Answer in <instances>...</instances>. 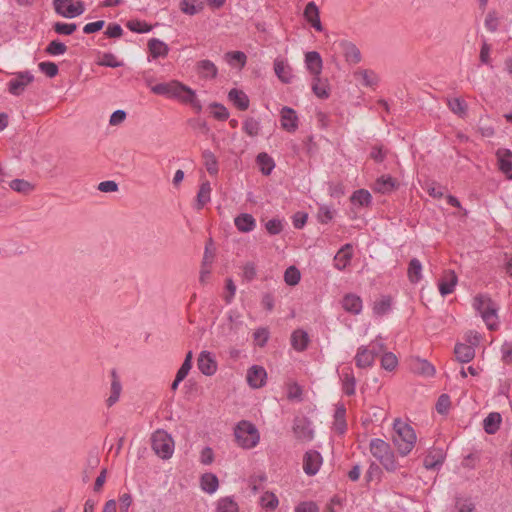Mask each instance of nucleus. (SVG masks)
Instances as JSON below:
<instances>
[{"mask_svg": "<svg viewBox=\"0 0 512 512\" xmlns=\"http://www.w3.org/2000/svg\"><path fill=\"white\" fill-rule=\"evenodd\" d=\"M210 108L214 109L212 115L215 119L219 121H225L229 118V112L224 105L217 102H213L210 104Z\"/></svg>", "mask_w": 512, "mask_h": 512, "instance_id": "052dcab7", "label": "nucleus"}, {"mask_svg": "<svg viewBox=\"0 0 512 512\" xmlns=\"http://www.w3.org/2000/svg\"><path fill=\"white\" fill-rule=\"evenodd\" d=\"M278 504L279 500L277 496L272 492L267 491L260 497V505L268 511H273L276 509Z\"/></svg>", "mask_w": 512, "mask_h": 512, "instance_id": "de8ad7c7", "label": "nucleus"}, {"mask_svg": "<svg viewBox=\"0 0 512 512\" xmlns=\"http://www.w3.org/2000/svg\"><path fill=\"white\" fill-rule=\"evenodd\" d=\"M192 358H193L192 351H189L186 354L181 367L178 369V371L176 373V377H178V379L184 380L187 377L189 371L192 368Z\"/></svg>", "mask_w": 512, "mask_h": 512, "instance_id": "bf43d9fd", "label": "nucleus"}, {"mask_svg": "<svg viewBox=\"0 0 512 512\" xmlns=\"http://www.w3.org/2000/svg\"><path fill=\"white\" fill-rule=\"evenodd\" d=\"M396 185V180L392 178L390 175H382L375 181L374 191L386 194L393 191Z\"/></svg>", "mask_w": 512, "mask_h": 512, "instance_id": "c756f323", "label": "nucleus"}, {"mask_svg": "<svg viewBox=\"0 0 512 512\" xmlns=\"http://www.w3.org/2000/svg\"><path fill=\"white\" fill-rule=\"evenodd\" d=\"M238 504L232 497L220 498L217 502V512H238Z\"/></svg>", "mask_w": 512, "mask_h": 512, "instance_id": "a18cd8bd", "label": "nucleus"}, {"mask_svg": "<svg viewBox=\"0 0 512 512\" xmlns=\"http://www.w3.org/2000/svg\"><path fill=\"white\" fill-rule=\"evenodd\" d=\"M203 8L204 3L201 0H181L180 2V10L190 16L198 14Z\"/></svg>", "mask_w": 512, "mask_h": 512, "instance_id": "c9c22d12", "label": "nucleus"}, {"mask_svg": "<svg viewBox=\"0 0 512 512\" xmlns=\"http://www.w3.org/2000/svg\"><path fill=\"white\" fill-rule=\"evenodd\" d=\"M274 71L279 80L284 84H289L293 80L292 67L287 63L286 60L276 58L274 60Z\"/></svg>", "mask_w": 512, "mask_h": 512, "instance_id": "4468645a", "label": "nucleus"}, {"mask_svg": "<svg viewBox=\"0 0 512 512\" xmlns=\"http://www.w3.org/2000/svg\"><path fill=\"white\" fill-rule=\"evenodd\" d=\"M356 389V379L352 373H346L344 375L342 390L343 393L347 396H352L355 394Z\"/></svg>", "mask_w": 512, "mask_h": 512, "instance_id": "864d4df0", "label": "nucleus"}, {"mask_svg": "<svg viewBox=\"0 0 512 512\" xmlns=\"http://www.w3.org/2000/svg\"><path fill=\"white\" fill-rule=\"evenodd\" d=\"M100 66L110 67V68H117L121 67L123 63L121 61H118L116 56L112 53H104L101 60L98 62Z\"/></svg>", "mask_w": 512, "mask_h": 512, "instance_id": "e2e57ef3", "label": "nucleus"}, {"mask_svg": "<svg viewBox=\"0 0 512 512\" xmlns=\"http://www.w3.org/2000/svg\"><path fill=\"white\" fill-rule=\"evenodd\" d=\"M151 446L153 451L162 459L171 458L174 451V441L164 430H157L152 434Z\"/></svg>", "mask_w": 512, "mask_h": 512, "instance_id": "20e7f679", "label": "nucleus"}, {"mask_svg": "<svg viewBox=\"0 0 512 512\" xmlns=\"http://www.w3.org/2000/svg\"><path fill=\"white\" fill-rule=\"evenodd\" d=\"M176 90V94L173 95L174 98L179 99L185 104H189L197 113L201 112L202 104L197 98L194 90L181 82H178Z\"/></svg>", "mask_w": 512, "mask_h": 512, "instance_id": "6e6552de", "label": "nucleus"}, {"mask_svg": "<svg viewBox=\"0 0 512 512\" xmlns=\"http://www.w3.org/2000/svg\"><path fill=\"white\" fill-rule=\"evenodd\" d=\"M33 80L34 76L29 71L19 72L8 82V91L12 95L19 96Z\"/></svg>", "mask_w": 512, "mask_h": 512, "instance_id": "9d476101", "label": "nucleus"}, {"mask_svg": "<svg viewBox=\"0 0 512 512\" xmlns=\"http://www.w3.org/2000/svg\"><path fill=\"white\" fill-rule=\"evenodd\" d=\"M377 352L374 350H369L365 346H360L355 355V364L358 368H367L371 367L374 363L375 356Z\"/></svg>", "mask_w": 512, "mask_h": 512, "instance_id": "f3484780", "label": "nucleus"}, {"mask_svg": "<svg viewBox=\"0 0 512 512\" xmlns=\"http://www.w3.org/2000/svg\"><path fill=\"white\" fill-rule=\"evenodd\" d=\"M391 306L392 297L390 295H384L380 300L374 302L373 313L376 316H384L391 310Z\"/></svg>", "mask_w": 512, "mask_h": 512, "instance_id": "58836bf2", "label": "nucleus"}, {"mask_svg": "<svg viewBox=\"0 0 512 512\" xmlns=\"http://www.w3.org/2000/svg\"><path fill=\"white\" fill-rule=\"evenodd\" d=\"M350 200L353 204H358L362 207H368L372 202V195L366 189H358L353 192Z\"/></svg>", "mask_w": 512, "mask_h": 512, "instance_id": "a19ab883", "label": "nucleus"}, {"mask_svg": "<svg viewBox=\"0 0 512 512\" xmlns=\"http://www.w3.org/2000/svg\"><path fill=\"white\" fill-rule=\"evenodd\" d=\"M323 462V458L317 450H308L303 456V470L308 476H314L318 473Z\"/></svg>", "mask_w": 512, "mask_h": 512, "instance_id": "1a4fd4ad", "label": "nucleus"}, {"mask_svg": "<svg viewBox=\"0 0 512 512\" xmlns=\"http://www.w3.org/2000/svg\"><path fill=\"white\" fill-rule=\"evenodd\" d=\"M201 489L208 494H213L219 487L218 477L213 473H204L200 478Z\"/></svg>", "mask_w": 512, "mask_h": 512, "instance_id": "f704fd0d", "label": "nucleus"}, {"mask_svg": "<svg viewBox=\"0 0 512 512\" xmlns=\"http://www.w3.org/2000/svg\"><path fill=\"white\" fill-rule=\"evenodd\" d=\"M228 99L240 111L249 108L250 100L245 92L237 88H233L228 93Z\"/></svg>", "mask_w": 512, "mask_h": 512, "instance_id": "5701e85b", "label": "nucleus"}, {"mask_svg": "<svg viewBox=\"0 0 512 512\" xmlns=\"http://www.w3.org/2000/svg\"><path fill=\"white\" fill-rule=\"evenodd\" d=\"M334 217V211H332L328 206L322 205L319 207L317 212V219L322 224L329 223Z\"/></svg>", "mask_w": 512, "mask_h": 512, "instance_id": "0e129e2a", "label": "nucleus"}, {"mask_svg": "<svg viewBox=\"0 0 512 512\" xmlns=\"http://www.w3.org/2000/svg\"><path fill=\"white\" fill-rule=\"evenodd\" d=\"M126 27L134 33H148L153 28L151 24L138 19L127 21Z\"/></svg>", "mask_w": 512, "mask_h": 512, "instance_id": "c03bdc74", "label": "nucleus"}, {"mask_svg": "<svg viewBox=\"0 0 512 512\" xmlns=\"http://www.w3.org/2000/svg\"><path fill=\"white\" fill-rule=\"evenodd\" d=\"M458 282V277L453 270L445 272L443 278L438 283V288L441 296L445 297L451 294Z\"/></svg>", "mask_w": 512, "mask_h": 512, "instance_id": "a211bd4d", "label": "nucleus"}, {"mask_svg": "<svg viewBox=\"0 0 512 512\" xmlns=\"http://www.w3.org/2000/svg\"><path fill=\"white\" fill-rule=\"evenodd\" d=\"M234 224L238 231L248 233L254 230L256 226L255 218L249 213H241L234 219Z\"/></svg>", "mask_w": 512, "mask_h": 512, "instance_id": "a878e982", "label": "nucleus"}, {"mask_svg": "<svg viewBox=\"0 0 512 512\" xmlns=\"http://www.w3.org/2000/svg\"><path fill=\"white\" fill-rule=\"evenodd\" d=\"M444 462V456L441 452L438 454H428L423 461V465L427 470H438Z\"/></svg>", "mask_w": 512, "mask_h": 512, "instance_id": "37998d69", "label": "nucleus"}, {"mask_svg": "<svg viewBox=\"0 0 512 512\" xmlns=\"http://www.w3.org/2000/svg\"><path fill=\"white\" fill-rule=\"evenodd\" d=\"M198 369L206 376H212L217 371V363L208 351H202L197 360Z\"/></svg>", "mask_w": 512, "mask_h": 512, "instance_id": "f8f14e48", "label": "nucleus"}, {"mask_svg": "<svg viewBox=\"0 0 512 512\" xmlns=\"http://www.w3.org/2000/svg\"><path fill=\"white\" fill-rule=\"evenodd\" d=\"M342 307L346 312L358 315L362 311L363 302L360 296L348 293L342 299Z\"/></svg>", "mask_w": 512, "mask_h": 512, "instance_id": "6ab92c4d", "label": "nucleus"}, {"mask_svg": "<svg viewBox=\"0 0 512 512\" xmlns=\"http://www.w3.org/2000/svg\"><path fill=\"white\" fill-rule=\"evenodd\" d=\"M357 74L361 76V84L363 86L374 87L379 82V77L373 70L363 69L359 73H356L355 75Z\"/></svg>", "mask_w": 512, "mask_h": 512, "instance_id": "49530a36", "label": "nucleus"}, {"mask_svg": "<svg viewBox=\"0 0 512 512\" xmlns=\"http://www.w3.org/2000/svg\"><path fill=\"white\" fill-rule=\"evenodd\" d=\"M369 448L371 454L380 462L386 471H396L398 462L396 461L394 452L389 443L380 438H374L370 441Z\"/></svg>", "mask_w": 512, "mask_h": 512, "instance_id": "f03ea898", "label": "nucleus"}, {"mask_svg": "<svg viewBox=\"0 0 512 512\" xmlns=\"http://www.w3.org/2000/svg\"><path fill=\"white\" fill-rule=\"evenodd\" d=\"M177 85H178V81H171L169 83H159V84L154 85L151 88V91L157 95L173 97V95H175L177 92V90H176Z\"/></svg>", "mask_w": 512, "mask_h": 512, "instance_id": "ea45409f", "label": "nucleus"}, {"mask_svg": "<svg viewBox=\"0 0 512 512\" xmlns=\"http://www.w3.org/2000/svg\"><path fill=\"white\" fill-rule=\"evenodd\" d=\"M454 354L457 361L461 363H469L475 357V348L472 345L457 343L454 347Z\"/></svg>", "mask_w": 512, "mask_h": 512, "instance_id": "393cba45", "label": "nucleus"}, {"mask_svg": "<svg viewBox=\"0 0 512 512\" xmlns=\"http://www.w3.org/2000/svg\"><path fill=\"white\" fill-rule=\"evenodd\" d=\"M148 51L153 59L165 58L169 53V46L158 38H151L147 43Z\"/></svg>", "mask_w": 512, "mask_h": 512, "instance_id": "aec40b11", "label": "nucleus"}, {"mask_svg": "<svg viewBox=\"0 0 512 512\" xmlns=\"http://www.w3.org/2000/svg\"><path fill=\"white\" fill-rule=\"evenodd\" d=\"M422 264L419 259L412 258L408 264L407 277L410 283L417 284L422 279Z\"/></svg>", "mask_w": 512, "mask_h": 512, "instance_id": "2f4dec72", "label": "nucleus"}, {"mask_svg": "<svg viewBox=\"0 0 512 512\" xmlns=\"http://www.w3.org/2000/svg\"><path fill=\"white\" fill-rule=\"evenodd\" d=\"M67 46L60 40H52L45 48V53L51 56L62 55L66 53Z\"/></svg>", "mask_w": 512, "mask_h": 512, "instance_id": "8fccbe9b", "label": "nucleus"}, {"mask_svg": "<svg viewBox=\"0 0 512 512\" xmlns=\"http://www.w3.org/2000/svg\"><path fill=\"white\" fill-rule=\"evenodd\" d=\"M234 436L237 444L244 449L254 448L260 440L256 426L246 420H242L237 424Z\"/></svg>", "mask_w": 512, "mask_h": 512, "instance_id": "7ed1b4c3", "label": "nucleus"}, {"mask_svg": "<svg viewBox=\"0 0 512 512\" xmlns=\"http://www.w3.org/2000/svg\"><path fill=\"white\" fill-rule=\"evenodd\" d=\"M303 16L305 20L318 32L323 31V26L320 20V12L315 2H309L305 9Z\"/></svg>", "mask_w": 512, "mask_h": 512, "instance_id": "dca6fc26", "label": "nucleus"}, {"mask_svg": "<svg viewBox=\"0 0 512 512\" xmlns=\"http://www.w3.org/2000/svg\"><path fill=\"white\" fill-rule=\"evenodd\" d=\"M198 74L206 79H214L217 76L218 69L216 65L208 60H201L197 63Z\"/></svg>", "mask_w": 512, "mask_h": 512, "instance_id": "72a5a7b5", "label": "nucleus"}, {"mask_svg": "<svg viewBox=\"0 0 512 512\" xmlns=\"http://www.w3.org/2000/svg\"><path fill=\"white\" fill-rule=\"evenodd\" d=\"M412 370L414 373L425 377H432L435 375V367L425 359L417 358L412 364Z\"/></svg>", "mask_w": 512, "mask_h": 512, "instance_id": "473e14b6", "label": "nucleus"}, {"mask_svg": "<svg viewBox=\"0 0 512 512\" xmlns=\"http://www.w3.org/2000/svg\"><path fill=\"white\" fill-rule=\"evenodd\" d=\"M53 5L56 13L65 18H75L85 11L82 1H77L74 4L71 0H53Z\"/></svg>", "mask_w": 512, "mask_h": 512, "instance_id": "39448f33", "label": "nucleus"}, {"mask_svg": "<svg viewBox=\"0 0 512 512\" xmlns=\"http://www.w3.org/2000/svg\"><path fill=\"white\" fill-rule=\"evenodd\" d=\"M39 70L49 78H54L59 73L58 65L51 61H43L38 64Z\"/></svg>", "mask_w": 512, "mask_h": 512, "instance_id": "4d7b16f0", "label": "nucleus"}, {"mask_svg": "<svg viewBox=\"0 0 512 512\" xmlns=\"http://www.w3.org/2000/svg\"><path fill=\"white\" fill-rule=\"evenodd\" d=\"M309 344V335L306 331L302 329H297L293 331L291 335V345L292 347L299 352H302L307 349Z\"/></svg>", "mask_w": 512, "mask_h": 512, "instance_id": "cd10ccee", "label": "nucleus"}, {"mask_svg": "<svg viewBox=\"0 0 512 512\" xmlns=\"http://www.w3.org/2000/svg\"><path fill=\"white\" fill-rule=\"evenodd\" d=\"M253 337L258 346L264 347L269 339V331L267 328L260 327L255 330Z\"/></svg>", "mask_w": 512, "mask_h": 512, "instance_id": "338daca9", "label": "nucleus"}, {"mask_svg": "<svg viewBox=\"0 0 512 512\" xmlns=\"http://www.w3.org/2000/svg\"><path fill=\"white\" fill-rule=\"evenodd\" d=\"M265 228L270 235H278L283 230V224L280 219L273 218L266 222Z\"/></svg>", "mask_w": 512, "mask_h": 512, "instance_id": "69168bd1", "label": "nucleus"}, {"mask_svg": "<svg viewBox=\"0 0 512 512\" xmlns=\"http://www.w3.org/2000/svg\"><path fill=\"white\" fill-rule=\"evenodd\" d=\"M499 163V169L508 179H512V151L509 149H499L496 153Z\"/></svg>", "mask_w": 512, "mask_h": 512, "instance_id": "4be33fe9", "label": "nucleus"}, {"mask_svg": "<svg viewBox=\"0 0 512 512\" xmlns=\"http://www.w3.org/2000/svg\"><path fill=\"white\" fill-rule=\"evenodd\" d=\"M211 186L209 181H204L201 183L199 191L196 196V203L194 208L196 210H201L204 206L210 202L211 200Z\"/></svg>", "mask_w": 512, "mask_h": 512, "instance_id": "c85d7f7f", "label": "nucleus"}, {"mask_svg": "<svg viewBox=\"0 0 512 512\" xmlns=\"http://www.w3.org/2000/svg\"><path fill=\"white\" fill-rule=\"evenodd\" d=\"M449 109L461 118L467 115L468 105L461 98H451L447 100Z\"/></svg>", "mask_w": 512, "mask_h": 512, "instance_id": "79ce46f5", "label": "nucleus"}, {"mask_svg": "<svg viewBox=\"0 0 512 512\" xmlns=\"http://www.w3.org/2000/svg\"><path fill=\"white\" fill-rule=\"evenodd\" d=\"M261 125L258 120L253 117H247L243 123V131L250 137H255L259 134Z\"/></svg>", "mask_w": 512, "mask_h": 512, "instance_id": "09e8293b", "label": "nucleus"}, {"mask_svg": "<svg viewBox=\"0 0 512 512\" xmlns=\"http://www.w3.org/2000/svg\"><path fill=\"white\" fill-rule=\"evenodd\" d=\"M295 512H319V508L312 501H304L295 507Z\"/></svg>", "mask_w": 512, "mask_h": 512, "instance_id": "774afa93", "label": "nucleus"}, {"mask_svg": "<svg viewBox=\"0 0 512 512\" xmlns=\"http://www.w3.org/2000/svg\"><path fill=\"white\" fill-rule=\"evenodd\" d=\"M225 58L231 65L238 64L241 68L244 67L247 62V56L242 51L227 52Z\"/></svg>", "mask_w": 512, "mask_h": 512, "instance_id": "603ef678", "label": "nucleus"}, {"mask_svg": "<svg viewBox=\"0 0 512 512\" xmlns=\"http://www.w3.org/2000/svg\"><path fill=\"white\" fill-rule=\"evenodd\" d=\"M281 126L287 132H295L298 128V116L296 111L288 106L281 109Z\"/></svg>", "mask_w": 512, "mask_h": 512, "instance_id": "ddd939ff", "label": "nucleus"}, {"mask_svg": "<svg viewBox=\"0 0 512 512\" xmlns=\"http://www.w3.org/2000/svg\"><path fill=\"white\" fill-rule=\"evenodd\" d=\"M202 158L204 161L205 168L207 172L211 176H216L218 174L219 168H218V160L214 153L210 150H204L202 152Z\"/></svg>", "mask_w": 512, "mask_h": 512, "instance_id": "4c0bfd02", "label": "nucleus"}, {"mask_svg": "<svg viewBox=\"0 0 512 512\" xmlns=\"http://www.w3.org/2000/svg\"><path fill=\"white\" fill-rule=\"evenodd\" d=\"M501 422V414L498 412H491L483 420V429L487 434L493 435L499 430Z\"/></svg>", "mask_w": 512, "mask_h": 512, "instance_id": "bb28decb", "label": "nucleus"}, {"mask_svg": "<svg viewBox=\"0 0 512 512\" xmlns=\"http://www.w3.org/2000/svg\"><path fill=\"white\" fill-rule=\"evenodd\" d=\"M394 434L392 436L393 444L396 446L401 456L408 455L413 449L417 436L414 429L401 419H395L393 423Z\"/></svg>", "mask_w": 512, "mask_h": 512, "instance_id": "f257e3e1", "label": "nucleus"}, {"mask_svg": "<svg viewBox=\"0 0 512 512\" xmlns=\"http://www.w3.org/2000/svg\"><path fill=\"white\" fill-rule=\"evenodd\" d=\"M305 65L309 73L313 76H320L323 68L322 57L317 51H309L305 54Z\"/></svg>", "mask_w": 512, "mask_h": 512, "instance_id": "2eb2a0df", "label": "nucleus"}, {"mask_svg": "<svg viewBox=\"0 0 512 512\" xmlns=\"http://www.w3.org/2000/svg\"><path fill=\"white\" fill-rule=\"evenodd\" d=\"M301 278L300 271L295 266H290L285 270L284 280L290 286H295Z\"/></svg>", "mask_w": 512, "mask_h": 512, "instance_id": "13d9d810", "label": "nucleus"}, {"mask_svg": "<svg viewBox=\"0 0 512 512\" xmlns=\"http://www.w3.org/2000/svg\"><path fill=\"white\" fill-rule=\"evenodd\" d=\"M247 382L252 388H261L266 384L267 372L260 365L251 366L246 375Z\"/></svg>", "mask_w": 512, "mask_h": 512, "instance_id": "9b49d317", "label": "nucleus"}, {"mask_svg": "<svg viewBox=\"0 0 512 512\" xmlns=\"http://www.w3.org/2000/svg\"><path fill=\"white\" fill-rule=\"evenodd\" d=\"M76 29L77 25L75 23L55 22L53 24V30L59 35H72Z\"/></svg>", "mask_w": 512, "mask_h": 512, "instance_id": "5fc2aeb1", "label": "nucleus"}, {"mask_svg": "<svg viewBox=\"0 0 512 512\" xmlns=\"http://www.w3.org/2000/svg\"><path fill=\"white\" fill-rule=\"evenodd\" d=\"M473 307L481 314V317L487 323L488 328L493 329V326L488 323L492 317L496 316L495 304L491 298L486 295L479 294L474 297Z\"/></svg>", "mask_w": 512, "mask_h": 512, "instance_id": "423d86ee", "label": "nucleus"}, {"mask_svg": "<svg viewBox=\"0 0 512 512\" xmlns=\"http://www.w3.org/2000/svg\"><path fill=\"white\" fill-rule=\"evenodd\" d=\"M111 388H110V396L106 400V404L108 407H112L118 400L122 391V385L120 382V378L115 369L111 370Z\"/></svg>", "mask_w": 512, "mask_h": 512, "instance_id": "b1692460", "label": "nucleus"}, {"mask_svg": "<svg viewBox=\"0 0 512 512\" xmlns=\"http://www.w3.org/2000/svg\"><path fill=\"white\" fill-rule=\"evenodd\" d=\"M451 401L448 394H441L436 402V411L441 415H446L450 409Z\"/></svg>", "mask_w": 512, "mask_h": 512, "instance_id": "680f3d73", "label": "nucleus"}, {"mask_svg": "<svg viewBox=\"0 0 512 512\" xmlns=\"http://www.w3.org/2000/svg\"><path fill=\"white\" fill-rule=\"evenodd\" d=\"M9 186L12 190L22 194H28L34 189L33 185L24 179H14Z\"/></svg>", "mask_w": 512, "mask_h": 512, "instance_id": "3c124183", "label": "nucleus"}, {"mask_svg": "<svg viewBox=\"0 0 512 512\" xmlns=\"http://www.w3.org/2000/svg\"><path fill=\"white\" fill-rule=\"evenodd\" d=\"M339 46L341 47V50L347 62L357 64L361 61V52L354 43L347 40H342L339 43Z\"/></svg>", "mask_w": 512, "mask_h": 512, "instance_id": "412c9836", "label": "nucleus"}, {"mask_svg": "<svg viewBox=\"0 0 512 512\" xmlns=\"http://www.w3.org/2000/svg\"><path fill=\"white\" fill-rule=\"evenodd\" d=\"M256 163L261 173L265 176H269L275 168V161L266 152H261L257 155Z\"/></svg>", "mask_w": 512, "mask_h": 512, "instance_id": "7c9ffc66", "label": "nucleus"}, {"mask_svg": "<svg viewBox=\"0 0 512 512\" xmlns=\"http://www.w3.org/2000/svg\"><path fill=\"white\" fill-rule=\"evenodd\" d=\"M312 91L320 99H327L330 95L327 80L322 81L320 76L313 77Z\"/></svg>", "mask_w": 512, "mask_h": 512, "instance_id": "e433bc0d", "label": "nucleus"}, {"mask_svg": "<svg viewBox=\"0 0 512 512\" xmlns=\"http://www.w3.org/2000/svg\"><path fill=\"white\" fill-rule=\"evenodd\" d=\"M292 430L295 438L301 442H310L314 438L312 422L307 417H295Z\"/></svg>", "mask_w": 512, "mask_h": 512, "instance_id": "0eeeda50", "label": "nucleus"}, {"mask_svg": "<svg viewBox=\"0 0 512 512\" xmlns=\"http://www.w3.org/2000/svg\"><path fill=\"white\" fill-rule=\"evenodd\" d=\"M398 365V359L392 352H385L381 357V367L393 371Z\"/></svg>", "mask_w": 512, "mask_h": 512, "instance_id": "6e6d98bb", "label": "nucleus"}]
</instances>
